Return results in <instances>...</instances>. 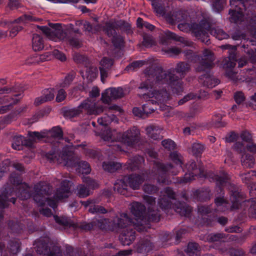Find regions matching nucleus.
I'll list each match as a JSON object with an SVG mask.
<instances>
[{
    "label": "nucleus",
    "mask_w": 256,
    "mask_h": 256,
    "mask_svg": "<svg viewBox=\"0 0 256 256\" xmlns=\"http://www.w3.org/2000/svg\"><path fill=\"white\" fill-rule=\"evenodd\" d=\"M82 68L80 70V73L83 78H86L88 81H92L98 74L97 68L92 65H81Z\"/></svg>",
    "instance_id": "21"
},
{
    "label": "nucleus",
    "mask_w": 256,
    "mask_h": 256,
    "mask_svg": "<svg viewBox=\"0 0 256 256\" xmlns=\"http://www.w3.org/2000/svg\"><path fill=\"white\" fill-rule=\"evenodd\" d=\"M6 191L2 195H0V209H4L8 206V191L6 189Z\"/></svg>",
    "instance_id": "57"
},
{
    "label": "nucleus",
    "mask_w": 256,
    "mask_h": 256,
    "mask_svg": "<svg viewBox=\"0 0 256 256\" xmlns=\"http://www.w3.org/2000/svg\"><path fill=\"white\" fill-rule=\"evenodd\" d=\"M162 145L168 150H173L176 148L175 142L170 139L164 140L162 141Z\"/></svg>",
    "instance_id": "60"
},
{
    "label": "nucleus",
    "mask_w": 256,
    "mask_h": 256,
    "mask_svg": "<svg viewBox=\"0 0 256 256\" xmlns=\"http://www.w3.org/2000/svg\"><path fill=\"white\" fill-rule=\"evenodd\" d=\"M50 26L54 28V34L60 40H67L68 33L60 28V25L59 24H50Z\"/></svg>",
    "instance_id": "36"
},
{
    "label": "nucleus",
    "mask_w": 256,
    "mask_h": 256,
    "mask_svg": "<svg viewBox=\"0 0 256 256\" xmlns=\"http://www.w3.org/2000/svg\"><path fill=\"white\" fill-rule=\"evenodd\" d=\"M222 176L218 174L214 176V180L216 182V186H224L227 184L230 183V176L226 172H222Z\"/></svg>",
    "instance_id": "37"
},
{
    "label": "nucleus",
    "mask_w": 256,
    "mask_h": 256,
    "mask_svg": "<svg viewBox=\"0 0 256 256\" xmlns=\"http://www.w3.org/2000/svg\"><path fill=\"white\" fill-rule=\"evenodd\" d=\"M84 182L86 184L85 186H87L89 190L90 189L95 190L98 188L99 186V184L98 182L90 177L86 178L84 180Z\"/></svg>",
    "instance_id": "51"
},
{
    "label": "nucleus",
    "mask_w": 256,
    "mask_h": 256,
    "mask_svg": "<svg viewBox=\"0 0 256 256\" xmlns=\"http://www.w3.org/2000/svg\"><path fill=\"white\" fill-rule=\"evenodd\" d=\"M254 159L252 155L246 153L243 154L241 158L242 166L246 168H250L253 167Z\"/></svg>",
    "instance_id": "39"
},
{
    "label": "nucleus",
    "mask_w": 256,
    "mask_h": 256,
    "mask_svg": "<svg viewBox=\"0 0 256 256\" xmlns=\"http://www.w3.org/2000/svg\"><path fill=\"white\" fill-rule=\"evenodd\" d=\"M204 150V145L200 143H194L192 145V152L196 158H200Z\"/></svg>",
    "instance_id": "42"
},
{
    "label": "nucleus",
    "mask_w": 256,
    "mask_h": 256,
    "mask_svg": "<svg viewBox=\"0 0 256 256\" xmlns=\"http://www.w3.org/2000/svg\"><path fill=\"white\" fill-rule=\"evenodd\" d=\"M224 70V76L228 78L236 81L238 80V72L234 70L236 65H222Z\"/></svg>",
    "instance_id": "34"
},
{
    "label": "nucleus",
    "mask_w": 256,
    "mask_h": 256,
    "mask_svg": "<svg viewBox=\"0 0 256 256\" xmlns=\"http://www.w3.org/2000/svg\"><path fill=\"white\" fill-rule=\"evenodd\" d=\"M100 91L97 86H94L90 92L89 98L84 100L76 108L70 111L72 116H76L82 112L88 115H98L102 112L106 106L96 102V98L99 96Z\"/></svg>",
    "instance_id": "2"
},
{
    "label": "nucleus",
    "mask_w": 256,
    "mask_h": 256,
    "mask_svg": "<svg viewBox=\"0 0 256 256\" xmlns=\"http://www.w3.org/2000/svg\"><path fill=\"white\" fill-rule=\"evenodd\" d=\"M41 20L40 18H37L30 14H25L15 20L12 24H18L21 22H38Z\"/></svg>",
    "instance_id": "44"
},
{
    "label": "nucleus",
    "mask_w": 256,
    "mask_h": 256,
    "mask_svg": "<svg viewBox=\"0 0 256 256\" xmlns=\"http://www.w3.org/2000/svg\"><path fill=\"white\" fill-rule=\"evenodd\" d=\"M164 79L162 84H168L173 92L176 94H180L182 91L183 87L182 80L178 76H176L170 72L168 71L167 74H164Z\"/></svg>",
    "instance_id": "10"
},
{
    "label": "nucleus",
    "mask_w": 256,
    "mask_h": 256,
    "mask_svg": "<svg viewBox=\"0 0 256 256\" xmlns=\"http://www.w3.org/2000/svg\"><path fill=\"white\" fill-rule=\"evenodd\" d=\"M121 218L118 220V226L123 228L119 236V240L123 246L130 245L136 239V231L134 228L136 224L133 219L126 213L121 214Z\"/></svg>",
    "instance_id": "4"
},
{
    "label": "nucleus",
    "mask_w": 256,
    "mask_h": 256,
    "mask_svg": "<svg viewBox=\"0 0 256 256\" xmlns=\"http://www.w3.org/2000/svg\"><path fill=\"white\" fill-rule=\"evenodd\" d=\"M76 76V73L74 72H71L66 76L63 82L61 84L62 87L65 88L68 86L74 80Z\"/></svg>",
    "instance_id": "58"
},
{
    "label": "nucleus",
    "mask_w": 256,
    "mask_h": 256,
    "mask_svg": "<svg viewBox=\"0 0 256 256\" xmlns=\"http://www.w3.org/2000/svg\"><path fill=\"white\" fill-rule=\"evenodd\" d=\"M145 206L141 202H134L132 203L130 206V212L134 216L135 220L138 222H142L144 218L146 212Z\"/></svg>",
    "instance_id": "15"
},
{
    "label": "nucleus",
    "mask_w": 256,
    "mask_h": 256,
    "mask_svg": "<svg viewBox=\"0 0 256 256\" xmlns=\"http://www.w3.org/2000/svg\"><path fill=\"white\" fill-rule=\"evenodd\" d=\"M197 72H201L199 76L200 82L204 86L212 88L220 83V80L214 76L212 70L215 65H198Z\"/></svg>",
    "instance_id": "6"
},
{
    "label": "nucleus",
    "mask_w": 256,
    "mask_h": 256,
    "mask_svg": "<svg viewBox=\"0 0 256 256\" xmlns=\"http://www.w3.org/2000/svg\"><path fill=\"white\" fill-rule=\"evenodd\" d=\"M32 47L35 52L40 51L44 48L42 38L37 34H34L32 38Z\"/></svg>",
    "instance_id": "33"
},
{
    "label": "nucleus",
    "mask_w": 256,
    "mask_h": 256,
    "mask_svg": "<svg viewBox=\"0 0 256 256\" xmlns=\"http://www.w3.org/2000/svg\"><path fill=\"white\" fill-rule=\"evenodd\" d=\"M34 245L37 253L40 254L44 256H63L60 246H54L50 248L48 242L44 238L36 240Z\"/></svg>",
    "instance_id": "7"
},
{
    "label": "nucleus",
    "mask_w": 256,
    "mask_h": 256,
    "mask_svg": "<svg viewBox=\"0 0 256 256\" xmlns=\"http://www.w3.org/2000/svg\"><path fill=\"white\" fill-rule=\"evenodd\" d=\"M211 190L208 187L200 188L192 192V198L198 202H206L210 199Z\"/></svg>",
    "instance_id": "19"
},
{
    "label": "nucleus",
    "mask_w": 256,
    "mask_h": 256,
    "mask_svg": "<svg viewBox=\"0 0 256 256\" xmlns=\"http://www.w3.org/2000/svg\"><path fill=\"white\" fill-rule=\"evenodd\" d=\"M20 242L16 240H10L6 248L4 242H0V256H6L8 254H16L20 251Z\"/></svg>",
    "instance_id": "13"
},
{
    "label": "nucleus",
    "mask_w": 256,
    "mask_h": 256,
    "mask_svg": "<svg viewBox=\"0 0 256 256\" xmlns=\"http://www.w3.org/2000/svg\"><path fill=\"white\" fill-rule=\"evenodd\" d=\"M48 134L56 141L63 140V131L60 126L52 128L51 130H49Z\"/></svg>",
    "instance_id": "35"
},
{
    "label": "nucleus",
    "mask_w": 256,
    "mask_h": 256,
    "mask_svg": "<svg viewBox=\"0 0 256 256\" xmlns=\"http://www.w3.org/2000/svg\"><path fill=\"white\" fill-rule=\"evenodd\" d=\"M16 194L22 200H26L31 197L33 198L34 194V190H32L28 185L25 182L19 186L16 191Z\"/></svg>",
    "instance_id": "22"
},
{
    "label": "nucleus",
    "mask_w": 256,
    "mask_h": 256,
    "mask_svg": "<svg viewBox=\"0 0 256 256\" xmlns=\"http://www.w3.org/2000/svg\"><path fill=\"white\" fill-rule=\"evenodd\" d=\"M34 194L33 196L34 201L38 206H42L46 200V198L52 192V187L49 184L40 182L34 186Z\"/></svg>",
    "instance_id": "8"
},
{
    "label": "nucleus",
    "mask_w": 256,
    "mask_h": 256,
    "mask_svg": "<svg viewBox=\"0 0 256 256\" xmlns=\"http://www.w3.org/2000/svg\"><path fill=\"white\" fill-rule=\"evenodd\" d=\"M237 61L236 51V49H234L228 52V55L225 58L223 64H236V62Z\"/></svg>",
    "instance_id": "46"
},
{
    "label": "nucleus",
    "mask_w": 256,
    "mask_h": 256,
    "mask_svg": "<svg viewBox=\"0 0 256 256\" xmlns=\"http://www.w3.org/2000/svg\"><path fill=\"white\" fill-rule=\"evenodd\" d=\"M70 192H66L65 190L60 188L57 190L54 196L56 200H60L68 198Z\"/></svg>",
    "instance_id": "56"
},
{
    "label": "nucleus",
    "mask_w": 256,
    "mask_h": 256,
    "mask_svg": "<svg viewBox=\"0 0 256 256\" xmlns=\"http://www.w3.org/2000/svg\"><path fill=\"white\" fill-rule=\"evenodd\" d=\"M238 134L234 131H232L228 134L225 137V141L226 142L231 143L236 142L238 138Z\"/></svg>",
    "instance_id": "64"
},
{
    "label": "nucleus",
    "mask_w": 256,
    "mask_h": 256,
    "mask_svg": "<svg viewBox=\"0 0 256 256\" xmlns=\"http://www.w3.org/2000/svg\"><path fill=\"white\" fill-rule=\"evenodd\" d=\"M191 28L194 36L200 38L202 42L207 45L210 44L208 32L219 40L227 38L228 36L222 29L218 28H212L210 22L206 20H202L199 24H192Z\"/></svg>",
    "instance_id": "3"
},
{
    "label": "nucleus",
    "mask_w": 256,
    "mask_h": 256,
    "mask_svg": "<svg viewBox=\"0 0 256 256\" xmlns=\"http://www.w3.org/2000/svg\"><path fill=\"white\" fill-rule=\"evenodd\" d=\"M112 122V118L108 116H104L98 119V122L104 126L101 130L100 138L104 141L112 142V130L108 125Z\"/></svg>",
    "instance_id": "12"
},
{
    "label": "nucleus",
    "mask_w": 256,
    "mask_h": 256,
    "mask_svg": "<svg viewBox=\"0 0 256 256\" xmlns=\"http://www.w3.org/2000/svg\"><path fill=\"white\" fill-rule=\"evenodd\" d=\"M200 64H213L215 60L214 53L210 50L204 49L202 52V55L200 56Z\"/></svg>",
    "instance_id": "31"
},
{
    "label": "nucleus",
    "mask_w": 256,
    "mask_h": 256,
    "mask_svg": "<svg viewBox=\"0 0 256 256\" xmlns=\"http://www.w3.org/2000/svg\"><path fill=\"white\" fill-rule=\"evenodd\" d=\"M154 65H150L144 71V74L148 78H155L156 81L158 82H162L164 80V74H167L168 71L164 70L161 66H156L155 68L152 67Z\"/></svg>",
    "instance_id": "14"
},
{
    "label": "nucleus",
    "mask_w": 256,
    "mask_h": 256,
    "mask_svg": "<svg viewBox=\"0 0 256 256\" xmlns=\"http://www.w3.org/2000/svg\"><path fill=\"white\" fill-rule=\"evenodd\" d=\"M234 98L236 104H242L246 100V97L243 92L238 91L234 94Z\"/></svg>",
    "instance_id": "63"
},
{
    "label": "nucleus",
    "mask_w": 256,
    "mask_h": 256,
    "mask_svg": "<svg viewBox=\"0 0 256 256\" xmlns=\"http://www.w3.org/2000/svg\"><path fill=\"white\" fill-rule=\"evenodd\" d=\"M54 218L55 222L60 226L69 228L74 226L75 224L71 222L70 219L66 216H54Z\"/></svg>",
    "instance_id": "40"
},
{
    "label": "nucleus",
    "mask_w": 256,
    "mask_h": 256,
    "mask_svg": "<svg viewBox=\"0 0 256 256\" xmlns=\"http://www.w3.org/2000/svg\"><path fill=\"white\" fill-rule=\"evenodd\" d=\"M145 180L144 174H131L128 176H126V180L128 186L133 190H138L140 189V186Z\"/></svg>",
    "instance_id": "16"
},
{
    "label": "nucleus",
    "mask_w": 256,
    "mask_h": 256,
    "mask_svg": "<svg viewBox=\"0 0 256 256\" xmlns=\"http://www.w3.org/2000/svg\"><path fill=\"white\" fill-rule=\"evenodd\" d=\"M46 156L53 162L62 160L64 162L65 166L70 168H76V170L82 174H88L91 171L90 165L88 162L83 160L78 162L72 146L66 145L62 151L56 147L52 148L46 154Z\"/></svg>",
    "instance_id": "1"
},
{
    "label": "nucleus",
    "mask_w": 256,
    "mask_h": 256,
    "mask_svg": "<svg viewBox=\"0 0 256 256\" xmlns=\"http://www.w3.org/2000/svg\"><path fill=\"white\" fill-rule=\"evenodd\" d=\"M230 256H244L245 252L242 248H230L228 250Z\"/></svg>",
    "instance_id": "62"
},
{
    "label": "nucleus",
    "mask_w": 256,
    "mask_h": 256,
    "mask_svg": "<svg viewBox=\"0 0 256 256\" xmlns=\"http://www.w3.org/2000/svg\"><path fill=\"white\" fill-rule=\"evenodd\" d=\"M89 212L94 214H106L108 210L102 206L93 204L91 206L88 210Z\"/></svg>",
    "instance_id": "52"
},
{
    "label": "nucleus",
    "mask_w": 256,
    "mask_h": 256,
    "mask_svg": "<svg viewBox=\"0 0 256 256\" xmlns=\"http://www.w3.org/2000/svg\"><path fill=\"white\" fill-rule=\"evenodd\" d=\"M232 148L235 152L240 154L242 156L246 153V148L244 146V144L242 142H236L234 144Z\"/></svg>",
    "instance_id": "54"
},
{
    "label": "nucleus",
    "mask_w": 256,
    "mask_h": 256,
    "mask_svg": "<svg viewBox=\"0 0 256 256\" xmlns=\"http://www.w3.org/2000/svg\"><path fill=\"white\" fill-rule=\"evenodd\" d=\"M77 190V194L80 198H85L90 195V190L85 184H79Z\"/></svg>",
    "instance_id": "50"
},
{
    "label": "nucleus",
    "mask_w": 256,
    "mask_h": 256,
    "mask_svg": "<svg viewBox=\"0 0 256 256\" xmlns=\"http://www.w3.org/2000/svg\"><path fill=\"white\" fill-rule=\"evenodd\" d=\"M158 204L160 208L165 210L171 208H172L174 204L170 198L164 196L159 199Z\"/></svg>",
    "instance_id": "45"
},
{
    "label": "nucleus",
    "mask_w": 256,
    "mask_h": 256,
    "mask_svg": "<svg viewBox=\"0 0 256 256\" xmlns=\"http://www.w3.org/2000/svg\"><path fill=\"white\" fill-rule=\"evenodd\" d=\"M168 40H174L176 41L179 42L184 44L186 46H190V42L185 38L180 36L176 34L175 33L167 30L165 32L164 35L160 38V42L162 44H166Z\"/></svg>",
    "instance_id": "23"
},
{
    "label": "nucleus",
    "mask_w": 256,
    "mask_h": 256,
    "mask_svg": "<svg viewBox=\"0 0 256 256\" xmlns=\"http://www.w3.org/2000/svg\"><path fill=\"white\" fill-rule=\"evenodd\" d=\"M154 244L150 238H140L135 246L136 252L139 254H146L153 250Z\"/></svg>",
    "instance_id": "17"
},
{
    "label": "nucleus",
    "mask_w": 256,
    "mask_h": 256,
    "mask_svg": "<svg viewBox=\"0 0 256 256\" xmlns=\"http://www.w3.org/2000/svg\"><path fill=\"white\" fill-rule=\"evenodd\" d=\"M140 163V160L138 158H134L132 160H130L126 168L131 171H135L139 169Z\"/></svg>",
    "instance_id": "53"
},
{
    "label": "nucleus",
    "mask_w": 256,
    "mask_h": 256,
    "mask_svg": "<svg viewBox=\"0 0 256 256\" xmlns=\"http://www.w3.org/2000/svg\"><path fill=\"white\" fill-rule=\"evenodd\" d=\"M110 220L109 218H101L93 220L89 223L86 222L78 224L76 227L86 231L90 230L94 228H98L102 230L108 228L110 226Z\"/></svg>",
    "instance_id": "11"
},
{
    "label": "nucleus",
    "mask_w": 256,
    "mask_h": 256,
    "mask_svg": "<svg viewBox=\"0 0 256 256\" xmlns=\"http://www.w3.org/2000/svg\"><path fill=\"white\" fill-rule=\"evenodd\" d=\"M187 17V14L182 10L170 12H167L165 16L166 22L172 25L186 20Z\"/></svg>",
    "instance_id": "18"
},
{
    "label": "nucleus",
    "mask_w": 256,
    "mask_h": 256,
    "mask_svg": "<svg viewBox=\"0 0 256 256\" xmlns=\"http://www.w3.org/2000/svg\"><path fill=\"white\" fill-rule=\"evenodd\" d=\"M124 40L122 36H113V58H118L123 55Z\"/></svg>",
    "instance_id": "20"
},
{
    "label": "nucleus",
    "mask_w": 256,
    "mask_h": 256,
    "mask_svg": "<svg viewBox=\"0 0 256 256\" xmlns=\"http://www.w3.org/2000/svg\"><path fill=\"white\" fill-rule=\"evenodd\" d=\"M142 190L145 193L152 194L156 193L159 188L154 184L146 183L142 186Z\"/></svg>",
    "instance_id": "48"
},
{
    "label": "nucleus",
    "mask_w": 256,
    "mask_h": 256,
    "mask_svg": "<svg viewBox=\"0 0 256 256\" xmlns=\"http://www.w3.org/2000/svg\"><path fill=\"white\" fill-rule=\"evenodd\" d=\"M162 50L170 57L176 56L182 52V50L176 46H172L164 49L162 48Z\"/></svg>",
    "instance_id": "47"
},
{
    "label": "nucleus",
    "mask_w": 256,
    "mask_h": 256,
    "mask_svg": "<svg viewBox=\"0 0 256 256\" xmlns=\"http://www.w3.org/2000/svg\"><path fill=\"white\" fill-rule=\"evenodd\" d=\"M186 168L188 169V174L186 172L184 176L182 178L180 182L182 183H187L194 179L196 174L193 172L194 170L198 169V166L194 160L190 161L186 164Z\"/></svg>",
    "instance_id": "24"
},
{
    "label": "nucleus",
    "mask_w": 256,
    "mask_h": 256,
    "mask_svg": "<svg viewBox=\"0 0 256 256\" xmlns=\"http://www.w3.org/2000/svg\"><path fill=\"white\" fill-rule=\"evenodd\" d=\"M72 58L74 62L77 64H87L89 62L86 56L78 53H74L72 55Z\"/></svg>",
    "instance_id": "49"
},
{
    "label": "nucleus",
    "mask_w": 256,
    "mask_h": 256,
    "mask_svg": "<svg viewBox=\"0 0 256 256\" xmlns=\"http://www.w3.org/2000/svg\"><path fill=\"white\" fill-rule=\"evenodd\" d=\"M199 244L195 242H190L188 244L186 249V252L190 256L191 254H194L196 252L199 251Z\"/></svg>",
    "instance_id": "59"
},
{
    "label": "nucleus",
    "mask_w": 256,
    "mask_h": 256,
    "mask_svg": "<svg viewBox=\"0 0 256 256\" xmlns=\"http://www.w3.org/2000/svg\"><path fill=\"white\" fill-rule=\"evenodd\" d=\"M140 132L135 126H133L124 132L120 138V141L126 146L134 148L140 142Z\"/></svg>",
    "instance_id": "9"
},
{
    "label": "nucleus",
    "mask_w": 256,
    "mask_h": 256,
    "mask_svg": "<svg viewBox=\"0 0 256 256\" xmlns=\"http://www.w3.org/2000/svg\"><path fill=\"white\" fill-rule=\"evenodd\" d=\"M44 132H29L28 136L30 138H27L21 135L16 136L13 138V142L12 144V148L18 150H22L24 147L32 148L34 146V142L36 140H41L46 136Z\"/></svg>",
    "instance_id": "5"
},
{
    "label": "nucleus",
    "mask_w": 256,
    "mask_h": 256,
    "mask_svg": "<svg viewBox=\"0 0 256 256\" xmlns=\"http://www.w3.org/2000/svg\"><path fill=\"white\" fill-rule=\"evenodd\" d=\"M114 184L113 190L114 191H116L120 194L126 196L128 184L126 180V176L123 179L118 180Z\"/></svg>",
    "instance_id": "30"
},
{
    "label": "nucleus",
    "mask_w": 256,
    "mask_h": 256,
    "mask_svg": "<svg viewBox=\"0 0 256 256\" xmlns=\"http://www.w3.org/2000/svg\"><path fill=\"white\" fill-rule=\"evenodd\" d=\"M230 200L232 204V207L238 208L240 205L244 198L242 194L238 192V188L233 186L230 190Z\"/></svg>",
    "instance_id": "26"
},
{
    "label": "nucleus",
    "mask_w": 256,
    "mask_h": 256,
    "mask_svg": "<svg viewBox=\"0 0 256 256\" xmlns=\"http://www.w3.org/2000/svg\"><path fill=\"white\" fill-rule=\"evenodd\" d=\"M8 226L10 229L13 230L14 232L16 233H20L23 228V226L22 224L14 220L10 221Z\"/></svg>",
    "instance_id": "55"
},
{
    "label": "nucleus",
    "mask_w": 256,
    "mask_h": 256,
    "mask_svg": "<svg viewBox=\"0 0 256 256\" xmlns=\"http://www.w3.org/2000/svg\"><path fill=\"white\" fill-rule=\"evenodd\" d=\"M154 44V40L152 36L144 34L143 36L142 45L146 48H150Z\"/></svg>",
    "instance_id": "61"
},
{
    "label": "nucleus",
    "mask_w": 256,
    "mask_h": 256,
    "mask_svg": "<svg viewBox=\"0 0 256 256\" xmlns=\"http://www.w3.org/2000/svg\"><path fill=\"white\" fill-rule=\"evenodd\" d=\"M51 56L48 52H46L43 54L38 55L36 54L32 58V62L29 63L32 64L36 63L48 61L50 59Z\"/></svg>",
    "instance_id": "43"
},
{
    "label": "nucleus",
    "mask_w": 256,
    "mask_h": 256,
    "mask_svg": "<svg viewBox=\"0 0 256 256\" xmlns=\"http://www.w3.org/2000/svg\"><path fill=\"white\" fill-rule=\"evenodd\" d=\"M144 218H146L144 219L142 222L146 224L150 222H158L160 220L158 212L155 211L154 208L152 206L148 208V210L146 211Z\"/></svg>",
    "instance_id": "29"
},
{
    "label": "nucleus",
    "mask_w": 256,
    "mask_h": 256,
    "mask_svg": "<svg viewBox=\"0 0 256 256\" xmlns=\"http://www.w3.org/2000/svg\"><path fill=\"white\" fill-rule=\"evenodd\" d=\"M100 100L103 104L108 106L110 110H112V87L106 89L102 93Z\"/></svg>",
    "instance_id": "32"
},
{
    "label": "nucleus",
    "mask_w": 256,
    "mask_h": 256,
    "mask_svg": "<svg viewBox=\"0 0 256 256\" xmlns=\"http://www.w3.org/2000/svg\"><path fill=\"white\" fill-rule=\"evenodd\" d=\"M224 115L220 114H216L212 117V124L214 127L216 128H222L226 126L227 122L222 121V118Z\"/></svg>",
    "instance_id": "41"
},
{
    "label": "nucleus",
    "mask_w": 256,
    "mask_h": 256,
    "mask_svg": "<svg viewBox=\"0 0 256 256\" xmlns=\"http://www.w3.org/2000/svg\"><path fill=\"white\" fill-rule=\"evenodd\" d=\"M172 208L182 216L189 217L192 212V208L184 202H176Z\"/></svg>",
    "instance_id": "25"
},
{
    "label": "nucleus",
    "mask_w": 256,
    "mask_h": 256,
    "mask_svg": "<svg viewBox=\"0 0 256 256\" xmlns=\"http://www.w3.org/2000/svg\"><path fill=\"white\" fill-rule=\"evenodd\" d=\"M184 54L185 59L190 62L197 63L200 62V56L194 52L193 50H184Z\"/></svg>",
    "instance_id": "38"
},
{
    "label": "nucleus",
    "mask_w": 256,
    "mask_h": 256,
    "mask_svg": "<svg viewBox=\"0 0 256 256\" xmlns=\"http://www.w3.org/2000/svg\"><path fill=\"white\" fill-rule=\"evenodd\" d=\"M238 4L239 2H238L237 3H235L234 6L236 7L239 6V11L234 10H229V14L230 15V20L231 22L237 23L238 22L242 21L243 18L242 10H246L248 8L244 9L242 5H239Z\"/></svg>",
    "instance_id": "27"
},
{
    "label": "nucleus",
    "mask_w": 256,
    "mask_h": 256,
    "mask_svg": "<svg viewBox=\"0 0 256 256\" xmlns=\"http://www.w3.org/2000/svg\"><path fill=\"white\" fill-rule=\"evenodd\" d=\"M114 28L120 30L122 32H124L128 34L132 32L131 24L124 20L113 21V29Z\"/></svg>",
    "instance_id": "28"
}]
</instances>
